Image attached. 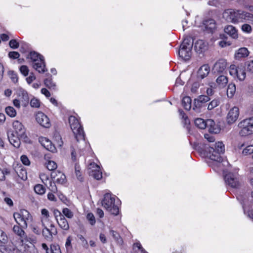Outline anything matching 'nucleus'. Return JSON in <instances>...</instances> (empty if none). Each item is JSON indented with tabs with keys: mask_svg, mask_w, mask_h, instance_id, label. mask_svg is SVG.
Instances as JSON below:
<instances>
[{
	"mask_svg": "<svg viewBox=\"0 0 253 253\" xmlns=\"http://www.w3.org/2000/svg\"><path fill=\"white\" fill-rule=\"evenodd\" d=\"M204 136L208 142L203 143L201 147V153L211 160L218 162L222 161L221 154L225 151L224 145L222 142L210 144V142H214V136L209 134H205Z\"/></svg>",
	"mask_w": 253,
	"mask_h": 253,
	"instance_id": "nucleus-1",
	"label": "nucleus"
},
{
	"mask_svg": "<svg viewBox=\"0 0 253 253\" xmlns=\"http://www.w3.org/2000/svg\"><path fill=\"white\" fill-rule=\"evenodd\" d=\"M223 16L229 22L236 23L243 22L244 20H249L253 14L240 10L228 9L223 13Z\"/></svg>",
	"mask_w": 253,
	"mask_h": 253,
	"instance_id": "nucleus-2",
	"label": "nucleus"
},
{
	"mask_svg": "<svg viewBox=\"0 0 253 253\" xmlns=\"http://www.w3.org/2000/svg\"><path fill=\"white\" fill-rule=\"evenodd\" d=\"M34 62L33 67L40 73H44L47 71L45 67L44 57L35 51H31L27 56Z\"/></svg>",
	"mask_w": 253,
	"mask_h": 253,
	"instance_id": "nucleus-3",
	"label": "nucleus"
},
{
	"mask_svg": "<svg viewBox=\"0 0 253 253\" xmlns=\"http://www.w3.org/2000/svg\"><path fill=\"white\" fill-rule=\"evenodd\" d=\"M115 199L111 194L106 193L102 201V206L111 214L117 215L119 214V209L118 205L115 204Z\"/></svg>",
	"mask_w": 253,
	"mask_h": 253,
	"instance_id": "nucleus-4",
	"label": "nucleus"
},
{
	"mask_svg": "<svg viewBox=\"0 0 253 253\" xmlns=\"http://www.w3.org/2000/svg\"><path fill=\"white\" fill-rule=\"evenodd\" d=\"M68 121L77 141L84 140V133L79 120L75 116H70Z\"/></svg>",
	"mask_w": 253,
	"mask_h": 253,
	"instance_id": "nucleus-5",
	"label": "nucleus"
},
{
	"mask_svg": "<svg viewBox=\"0 0 253 253\" xmlns=\"http://www.w3.org/2000/svg\"><path fill=\"white\" fill-rule=\"evenodd\" d=\"M238 126L241 128L239 134L242 136H246L253 134V117H250L240 122Z\"/></svg>",
	"mask_w": 253,
	"mask_h": 253,
	"instance_id": "nucleus-6",
	"label": "nucleus"
},
{
	"mask_svg": "<svg viewBox=\"0 0 253 253\" xmlns=\"http://www.w3.org/2000/svg\"><path fill=\"white\" fill-rule=\"evenodd\" d=\"M13 217L16 223L23 228L27 227V221L32 218L29 211L24 209L14 213Z\"/></svg>",
	"mask_w": 253,
	"mask_h": 253,
	"instance_id": "nucleus-7",
	"label": "nucleus"
},
{
	"mask_svg": "<svg viewBox=\"0 0 253 253\" xmlns=\"http://www.w3.org/2000/svg\"><path fill=\"white\" fill-rule=\"evenodd\" d=\"M210 97L205 95L199 96L197 98L194 99L192 109L196 113H200L201 108L204 106L205 103L210 100Z\"/></svg>",
	"mask_w": 253,
	"mask_h": 253,
	"instance_id": "nucleus-8",
	"label": "nucleus"
},
{
	"mask_svg": "<svg viewBox=\"0 0 253 253\" xmlns=\"http://www.w3.org/2000/svg\"><path fill=\"white\" fill-rule=\"evenodd\" d=\"M226 184L233 188H238L240 185L239 175L237 173L228 172L224 175Z\"/></svg>",
	"mask_w": 253,
	"mask_h": 253,
	"instance_id": "nucleus-9",
	"label": "nucleus"
},
{
	"mask_svg": "<svg viewBox=\"0 0 253 253\" xmlns=\"http://www.w3.org/2000/svg\"><path fill=\"white\" fill-rule=\"evenodd\" d=\"M13 127L14 133L19 136L22 140L27 142L28 138L26 134V129L23 125L18 121H15L13 123Z\"/></svg>",
	"mask_w": 253,
	"mask_h": 253,
	"instance_id": "nucleus-10",
	"label": "nucleus"
},
{
	"mask_svg": "<svg viewBox=\"0 0 253 253\" xmlns=\"http://www.w3.org/2000/svg\"><path fill=\"white\" fill-rule=\"evenodd\" d=\"M37 122L42 126L45 128H49L50 123L47 116L42 112H39L36 116Z\"/></svg>",
	"mask_w": 253,
	"mask_h": 253,
	"instance_id": "nucleus-11",
	"label": "nucleus"
},
{
	"mask_svg": "<svg viewBox=\"0 0 253 253\" xmlns=\"http://www.w3.org/2000/svg\"><path fill=\"white\" fill-rule=\"evenodd\" d=\"M227 66V62L223 59H219L215 62L212 68V72L215 74H219L223 73L226 69Z\"/></svg>",
	"mask_w": 253,
	"mask_h": 253,
	"instance_id": "nucleus-12",
	"label": "nucleus"
},
{
	"mask_svg": "<svg viewBox=\"0 0 253 253\" xmlns=\"http://www.w3.org/2000/svg\"><path fill=\"white\" fill-rule=\"evenodd\" d=\"M50 176L52 179L58 184H63L66 181L65 175L59 170L52 171Z\"/></svg>",
	"mask_w": 253,
	"mask_h": 253,
	"instance_id": "nucleus-13",
	"label": "nucleus"
},
{
	"mask_svg": "<svg viewBox=\"0 0 253 253\" xmlns=\"http://www.w3.org/2000/svg\"><path fill=\"white\" fill-rule=\"evenodd\" d=\"M239 110L237 107H234L230 110L227 116V122L228 124L234 123L238 118Z\"/></svg>",
	"mask_w": 253,
	"mask_h": 253,
	"instance_id": "nucleus-14",
	"label": "nucleus"
},
{
	"mask_svg": "<svg viewBox=\"0 0 253 253\" xmlns=\"http://www.w3.org/2000/svg\"><path fill=\"white\" fill-rule=\"evenodd\" d=\"M17 92L19 98L18 99L20 101L22 105L26 107L29 101V97L28 92L22 88H19L17 90Z\"/></svg>",
	"mask_w": 253,
	"mask_h": 253,
	"instance_id": "nucleus-15",
	"label": "nucleus"
},
{
	"mask_svg": "<svg viewBox=\"0 0 253 253\" xmlns=\"http://www.w3.org/2000/svg\"><path fill=\"white\" fill-rule=\"evenodd\" d=\"M178 55L183 60L187 61L190 59L192 55V49L180 46Z\"/></svg>",
	"mask_w": 253,
	"mask_h": 253,
	"instance_id": "nucleus-16",
	"label": "nucleus"
},
{
	"mask_svg": "<svg viewBox=\"0 0 253 253\" xmlns=\"http://www.w3.org/2000/svg\"><path fill=\"white\" fill-rule=\"evenodd\" d=\"M7 137L9 142L15 148H19L20 146L21 138L17 135H15L14 132H8Z\"/></svg>",
	"mask_w": 253,
	"mask_h": 253,
	"instance_id": "nucleus-17",
	"label": "nucleus"
},
{
	"mask_svg": "<svg viewBox=\"0 0 253 253\" xmlns=\"http://www.w3.org/2000/svg\"><path fill=\"white\" fill-rule=\"evenodd\" d=\"M90 166L92 168H95V169H91V168L89 169H90L89 171V174L90 176H92L94 178L99 180L102 177V172L99 169V167L95 163L90 164Z\"/></svg>",
	"mask_w": 253,
	"mask_h": 253,
	"instance_id": "nucleus-18",
	"label": "nucleus"
},
{
	"mask_svg": "<svg viewBox=\"0 0 253 253\" xmlns=\"http://www.w3.org/2000/svg\"><path fill=\"white\" fill-rule=\"evenodd\" d=\"M203 25L206 30L209 33H212L216 28V23L213 19H208L203 21Z\"/></svg>",
	"mask_w": 253,
	"mask_h": 253,
	"instance_id": "nucleus-19",
	"label": "nucleus"
},
{
	"mask_svg": "<svg viewBox=\"0 0 253 253\" xmlns=\"http://www.w3.org/2000/svg\"><path fill=\"white\" fill-rule=\"evenodd\" d=\"M208 128L210 133H218L220 132V128L215 124V123L211 119H208V125L206 127Z\"/></svg>",
	"mask_w": 253,
	"mask_h": 253,
	"instance_id": "nucleus-20",
	"label": "nucleus"
},
{
	"mask_svg": "<svg viewBox=\"0 0 253 253\" xmlns=\"http://www.w3.org/2000/svg\"><path fill=\"white\" fill-rule=\"evenodd\" d=\"M210 71V67L208 65L202 66L198 71L197 78L201 80L204 79L208 75Z\"/></svg>",
	"mask_w": 253,
	"mask_h": 253,
	"instance_id": "nucleus-21",
	"label": "nucleus"
},
{
	"mask_svg": "<svg viewBox=\"0 0 253 253\" xmlns=\"http://www.w3.org/2000/svg\"><path fill=\"white\" fill-rule=\"evenodd\" d=\"M249 55V51L246 47H241L237 50L234 55L236 60H240L242 58H245Z\"/></svg>",
	"mask_w": 253,
	"mask_h": 253,
	"instance_id": "nucleus-22",
	"label": "nucleus"
},
{
	"mask_svg": "<svg viewBox=\"0 0 253 253\" xmlns=\"http://www.w3.org/2000/svg\"><path fill=\"white\" fill-rule=\"evenodd\" d=\"M42 145L47 150L54 152L56 151V148L52 142L47 138L44 137L42 138Z\"/></svg>",
	"mask_w": 253,
	"mask_h": 253,
	"instance_id": "nucleus-23",
	"label": "nucleus"
},
{
	"mask_svg": "<svg viewBox=\"0 0 253 253\" xmlns=\"http://www.w3.org/2000/svg\"><path fill=\"white\" fill-rule=\"evenodd\" d=\"M22 228L19 225H14L13 227V231L20 237L21 242L23 243L24 239H25L26 237V235Z\"/></svg>",
	"mask_w": 253,
	"mask_h": 253,
	"instance_id": "nucleus-24",
	"label": "nucleus"
},
{
	"mask_svg": "<svg viewBox=\"0 0 253 253\" xmlns=\"http://www.w3.org/2000/svg\"><path fill=\"white\" fill-rule=\"evenodd\" d=\"M225 32L233 39L238 38L237 31L236 28L232 25H228L224 28Z\"/></svg>",
	"mask_w": 253,
	"mask_h": 253,
	"instance_id": "nucleus-25",
	"label": "nucleus"
},
{
	"mask_svg": "<svg viewBox=\"0 0 253 253\" xmlns=\"http://www.w3.org/2000/svg\"><path fill=\"white\" fill-rule=\"evenodd\" d=\"M216 82L219 87L223 88L226 85L228 80L226 76L224 75H220L217 78Z\"/></svg>",
	"mask_w": 253,
	"mask_h": 253,
	"instance_id": "nucleus-26",
	"label": "nucleus"
},
{
	"mask_svg": "<svg viewBox=\"0 0 253 253\" xmlns=\"http://www.w3.org/2000/svg\"><path fill=\"white\" fill-rule=\"evenodd\" d=\"M206 48V45L202 40H199L195 43L194 49L197 52L201 53L203 52Z\"/></svg>",
	"mask_w": 253,
	"mask_h": 253,
	"instance_id": "nucleus-27",
	"label": "nucleus"
},
{
	"mask_svg": "<svg viewBox=\"0 0 253 253\" xmlns=\"http://www.w3.org/2000/svg\"><path fill=\"white\" fill-rule=\"evenodd\" d=\"M193 42L194 40L191 37H187L184 38L180 46L192 49L193 45Z\"/></svg>",
	"mask_w": 253,
	"mask_h": 253,
	"instance_id": "nucleus-28",
	"label": "nucleus"
},
{
	"mask_svg": "<svg viewBox=\"0 0 253 253\" xmlns=\"http://www.w3.org/2000/svg\"><path fill=\"white\" fill-rule=\"evenodd\" d=\"M56 221L58 223V225L61 229L64 230H69V225L64 216H63L62 217H61V218H59V219Z\"/></svg>",
	"mask_w": 253,
	"mask_h": 253,
	"instance_id": "nucleus-29",
	"label": "nucleus"
},
{
	"mask_svg": "<svg viewBox=\"0 0 253 253\" xmlns=\"http://www.w3.org/2000/svg\"><path fill=\"white\" fill-rule=\"evenodd\" d=\"M44 84L49 89L55 90L56 88V85L52 81L51 76L50 75L49 78H46L44 80Z\"/></svg>",
	"mask_w": 253,
	"mask_h": 253,
	"instance_id": "nucleus-30",
	"label": "nucleus"
},
{
	"mask_svg": "<svg viewBox=\"0 0 253 253\" xmlns=\"http://www.w3.org/2000/svg\"><path fill=\"white\" fill-rule=\"evenodd\" d=\"M195 125L200 129L206 128L208 125V120L205 121L201 118H197L195 120Z\"/></svg>",
	"mask_w": 253,
	"mask_h": 253,
	"instance_id": "nucleus-31",
	"label": "nucleus"
},
{
	"mask_svg": "<svg viewBox=\"0 0 253 253\" xmlns=\"http://www.w3.org/2000/svg\"><path fill=\"white\" fill-rule=\"evenodd\" d=\"M191 98L189 96H185L182 100V105L185 110H189L191 108Z\"/></svg>",
	"mask_w": 253,
	"mask_h": 253,
	"instance_id": "nucleus-32",
	"label": "nucleus"
},
{
	"mask_svg": "<svg viewBox=\"0 0 253 253\" xmlns=\"http://www.w3.org/2000/svg\"><path fill=\"white\" fill-rule=\"evenodd\" d=\"M236 91V86L234 84H230L227 89V95L229 98H232Z\"/></svg>",
	"mask_w": 253,
	"mask_h": 253,
	"instance_id": "nucleus-33",
	"label": "nucleus"
},
{
	"mask_svg": "<svg viewBox=\"0 0 253 253\" xmlns=\"http://www.w3.org/2000/svg\"><path fill=\"white\" fill-rule=\"evenodd\" d=\"M34 190L35 192L39 195H42L45 192L44 187L42 184H37L34 187Z\"/></svg>",
	"mask_w": 253,
	"mask_h": 253,
	"instance_id": "nucleus-34",
	"label": "nucleus"
},
{
	"mask_svg": "<svg viewBox=\"0 0 253 253\" xmlns=\"http://www.w3.org/2000/svg\"><path fill=\"white\" fill-rule=\"evenodd\" d=\"M5 113L10 117H14L16 115L15 109L11 106H7L5 109Z\"/></svg>",
	"mask_w": 253,
	"mask_h": 253,
	"instance_id": "nucleus-35",
	"label": "nucleus"
},
{
	"mask_svg": "<svg viewBox=\"0 0 253 253\" xmlns=\"http://www.w3.org/2000/svg\"><path fill=\"white\" fill-rule=\"evenodd\" d=\"M46 253H61V252L58 245H51L50 249L47 250Z\"/></svg>",
	"mask_w": 253,
	"mask_h": 253,
	"instance_id": "nucleus-36",
	"label": "nucleus"
},
{
	"mask_svg": "<svg viewBox=\"0 0 253 253\" xmlns=\"http://www.w3.org/2000/svg\"><path fill=\"white\" fill-rule=\"evenodd\" d=\"M245 70L250 73H253V60H249L245 63Z\"/></svg>",
	"mask_w": 253,
	"mask_h": 253,
	"instance_id": "nucleus-37",
	"label": "nucleus"
},
{
	"mask_svg": "<svg viewBox=\"0 0 253 253\" xmlns=\"http://www.w3.org/2000/svg\"><path fill=\"white\" fill-rule=\"evenodd\" d=\"M6 244L0 242V252L1 253H14L13 251L6 247Z\"/></svg>",
	"mask_w": 253,
	"mask_h": 253,
	"instance_id": "nucleus-38",
	"label": "nucleus"
},
{
	"mask_svg": "<svg viewBox=\"0 0 253 253\" xmlns=\"http://www.w3.org/2000/svg\"><path fill=\"white\" fill-rule=\"evenodd\" d=\"M42 235L48 240H50L52 238V234L51 233L49 229L45 227L42 231Z\"/></svg>",
	"mask_w": 253,
	"mask_h": 253,
	"instance_id": "nucleus-39",
	"label": "nucleus"
},
{
	"mask_svg": "<svg viewBox=\"0 0 253 253\" xmlns=\"http://www.w3.org/2000/svg\"><path fill=\"white\" fill-rule=\"evenodd\" d=\"M239 67H237L236 65H230V67H229V73L230 74L234 77H236V76L238 75V71L239 69Z\"/></svg>",
	"mask_w": 253,
	"mask_h": 253,
	"instance_id": "nucleus-40",
	"label": "nucleus"
},
{
	"mask_svg": "<svg viewBox=\"0 0 253 253\" xmlns=\"http://www.w3.org/2000/svg\"><path fill=\"white\" fill-rule=\"evenodd\" d=\"M75 173L77 179L81 182L83 181L84 180V178L82 176L81 172L80 171L81 169L80 166L78 165L77 164L75 165Z\"/></svg>",
	"mask_w": 253,
	"mask_h": 253,
	"instance_id": "nucleus-41",
	"label": "nucleus"
},
{
	"mask_svg": "<svg viewBox=\"0 0 253 253\" xmlns=\"http://www.w3.org/2000/svg\"><path fill=\"white\" fill-rule=\"evenodd\" d=\"M220 101L218 99L212 100L208 105V109L211 110L219 105Z\"/></svg>",
	"mask_w": 253,
	"mask_h": 253,
	"instance_id": "nucleus-42",
	"label": "nucleus"
},
{
	"mask_svg": "<svg viewBox=\"0 0 253 253\" xmlns=\"http://www.w3.org/2000/svg\"><path fill=\"white\" fill-rule=\"evenodd\" d=\"M57 167L56 163L52 161H49L46 164L47 169L50 171L56 170V169Z\"/></svg>",
	"mask_w": 253,
	"mask_h": 253,
	"instance_id": "nucleus-43",
	"label": "nucleus"
},
{
	"mask_svg": "<svg viewBox=\"0 0 253 253\" xmlns=\"http://www.w3.org/2000/svg\"><path fill=\"white\" fill-rule=\"evenodd\" d=\"M236 77L241 81H244L246 76L245 71L242 68H239Z\"/></svg>",
	"mask_w": 253,
	"mask_h": 253,
	"instance_id": "nucleus-44",
	"label": "nucleus"
},
{
	"mask_svg": "<svg viewBox=\"0 0 253 253\" xmlns=\"http://www.w3.org/2000/svg\"><path fill=\"white\" fill-rule=\"evenodd\" d=\"M78 239L80 240L81 243L83 247L85 249H87L88 247V242L85 238L81 234L78 235Z\"/></svg>",
	"mask_w": 253,
	"mask_h": 253,
	"instance_id": "nucleus-45",
	"label": "nucleus"
},
{
	"mask_svg": "<svg viewBox=\"0 0 253 253\" xmlns=\"http://www.w3.org/2000/svg\"><path fill=\"white\" fill-rule=\"evenodd\" d=\"M62 212L64 214V216H65L69 218H72L74 216L73 212L70 209L67 208L63 209Z\"/></svg>",
	"mask_w": 253,
	"mask_h": 253,
	"instance_id": "nucleus-46",
	"label": "nucleus"
},
{
	"mask_svg": "<svg viewBox=\"0 0 253 253\" xmlns=\"http://www.w3.org/2000/svg\"><path fill=\"white\" fill-rule=\"evenodd\" d=\"M253 153V145H249L243 150L242 154L245 155H248Z\"/></svg>",
	"mask_w": 253,
	"mask_h": 253,
	"instance_id": "nucleus-47",
	"label": "nucleus"
},
{
	"mask_svg": "<svg viewBox=\"0 0 253 253\" xmlns=\"http://www.w3.org/2000/svg\"><path fill=\"white\" fill-rule=\"evenodd\" d=\"M8 74L13 83H16L18 82L17 75L14 71H9Z\"/></svg>",
	"mask_w": 253,
	"mask_h": 253,
	"instance_id": "nucleus-48",
	"label": "nucleus"
},
{
	"mask_svg": "<svg viewBox=\"0 0 253 253\" xmlns=\"http://www.w3.org/2000/svg\"><path fill=\"white\" fill-rule=\"evenodd\" d=\"M8 239L5 233L0 230V242L1 243H7Z\"/></svg>",
	"mask_w": 253,
	"mask_h": 253,
	"instance_id": "nucleus-49",
	"label": "nucleus"
},
{
	"mask_svg": "<svg viewBox=\"0 0 253 253\" xmlns=\"http://www.w3.org/2000/svg\"><path fill=\"white\" fill-rule=\"evenodd\" d=\"M86 218L91 225H94L96 222L95 217L93 213H88L86 215Z\"/></svg>",
	"mask_w": 253,
	"mask_h": 253,
	"instance_id": "nucleus-50",
	"label": "nucleus"
},
{
	"mask_svg": "<svg viewBox=\"0 0 253 253\" xmlns=\"http://www.w3.org/2000/svg\"><path fill=\"white\" fill-rule=\"evenodd\" d=\"M30 105L32 107L39 108L40 106V101L39 99L33 98L31 100Z\"/></svg>",
	"mask_w": 253,
	"mask_h": 253,
	"instance_id": "nucleus-51",
	"label": "nucleus"
},
{
	"mask_svg": "<svg viewBox=\"0 0 253 253\" xmlns=\"http://www.w3.org/2000/svg\"><path fill=\"white\" fill-rule=\"evenodd\" d=\"M71 241L72 238L71 236H69L67 238L65 243V247L67 251H69L72 249Z\"/></svg>",
	"mask_w": 253,
	"mask_h": 253,
	"instance_id": "nucleus-52",
	"label": "nucleus"
},
{
	"mask_svg": "<svg viewBox=\"0 0 253 253\" xmlns=\"http://www.w3.org/2000/svg\"><path fill=\"white\" fill-rule=\"evenodd\" d=\"M9 45L13 49H16L19 46L18 42L16 40H10L9 42Z\"/></svg>",
	"mask_w": 253,
	"mask_h": 253,
	"instance_id": "nucleus-53",
	"label": "nucleus"
},
{
	"mask_svg": "<svg viewBox=\"0 0 253 253\" xmlns=\"http://www.w3.org/2000/svg\"><path fill=\"white\" fill-rule=\"evenodd\" d=\"M110 233L112 235L114 240L119 242V240L120 239V234L117 231L112 229L110 230Z\"/></svg>",
	"mask_w": 253,
	"mask_h": 253,
	"instance_id": "nucleus-54",
	"label": "nucleus"
},
{
	"mask_svg": "<svg viewBox=\"0 0 253 253\" xmlns=\"http://www.w3.org/2000/svg\"><path fill=\"white\" fill-rule=\"evenodd\" d=\"M20 71L24 76H27L29 73V69L26 65L21 66L20 68Z\"/></svg>",
	"mask_w": 253,
	"mask_h": 253,
	"instance_id": "nucleus-55",
	"label": "nucleus"
},
{
	"mask_svg": "<svg viewBox=\"0 0 253 253\" xmlns=\"http://www.w3.org/2000/svg\"><path fill=\"white\" fill-rule=\"evenodd\" d=\"M8 56L11 59H18L20 54L17 51H10L8 53Z\"/></svg>",
	"mask_w": 253,
	"mask_h": 253,
	"instance_id": "nucleus-56",
	"label": "nucleus"
},
{
	"mask_svg": "<svg viewBox=\"0 0 253 253\" xmlns=\"http://www.w3.org/2000/svg\"><path fill=\"white\" fill-rule=\"evenodd\" d=\"M21 161L22 163L25 166H29L30 165V162L28 158L26 155H22L21 156Z\"/></svg>",
	"mask_w": 253,
	"mask_h": 253,
	"instance_id": "nucleus-57",
	"label": "nucleus"
},
{
	"mask_svg": "<svg viewBox=\"0 0 253 253\" xmlns=\"http://www.w3.org/2000/svg\"><path fill=\"white\" fill-rule=\"evenodd\" d=\"M49 189L52 192L55 193L57 191V188L55 184V181H50Z\"/></svg>",
	"mask_w": 253,
	"mask_h": 253,
	"instance_id": "nucleus-58",
	"label": "nucleus"
},
{
	"mask_svg": "<svg viewBox=\"0 0 253 253\" xmlns=\"http://www.w3.org/2000/svg\"><path fill=\"white\" fill-rule=\"evenodd\" d=\"M53 214L56 218V221L58 220L59 218H61V216L62 217L64 216V215L61 213V212L57 209H55L53 211Z\"/></svg>",
	"mask_w": 253,
	"mask_h": 253,
	"instance_id": "nucleus-59",
	"label": "nucleus"
},
{
	"mask_svg": "<svg viewBox=\"0 0 253 253\" xmlns=\"http://www.w3.org/2000/svg\"><path fill=\"white\" fill-rule=\"evenodd\" d=\"M242 29L244 32L249 33L252 31V27L249 24H245L242 25Z\"/></svg>",
	"mask_w": 253,
	"mask_h": 253,
	"instance_id": "nucleus-60",
	"label": "nucleus"
},
{
	"mask_svg": "<svg viewBox=\"0 0 253 253\" xmlns=\"http://www.w3.org/2000/svg\"><path fill=\"white\" fill-rule=\"evenodd\" d=\"M199 87V84L198 83H197V82L194 83L193 84L191 88V91L193 93H195L197 91Z\"/></svg>",
	"mask_w": 253,
	"mask_h": 253,
	"instance_id": "nucleus-61",
	"label": "nucleus"
},
{
	"mask_svg": "<svg viewBox=\"0 0 253 253\" xmlns=\"http://www.w3.org/2000/svg\"><path fill=\"white\" fill-rule=\"evenodd\" d=\"M50 229H49L50 232L53 235H56L57 234V230L55 226L53 224H51L50 226Z\"/></svg>",
	"mask_w": 253,
	"mask_h": 253,
	"instance_id": "nucleus-62",
	"label": "nucleus"
},
{
	"mask_svg": "<svg viewBox=\"0 0 253 253\" xmlns=\"http://www.w3.org/2000/svg\"><path fill=\"white\" fill-rule=\"evenodd\" d=\"M244 211L245 214L253 220V210H250L246 211V210L244 209Z\"/></svg>",
	"mask_w": 253,
	"mask_h": 253,
	"instance_id": "nucleus-63",
	"label": "nucleus"
},
{
	"mask_svg": "<svg viewBox=\"0 0 253 253\" xmlns=\"http://www.w3.org/2000/svg\"><path fill=\"white\" fill-rule=\"evenodd\" d=\"M35 79V76L33 75V74H31L29 77L27 78L26 81L28 84H30Z\"/></svg>",
	"mask_w": 253,
	"mask_h": 253,
	"instance_id": "nucleus-64",
	"label": "nucleus"
}]
</instances>
